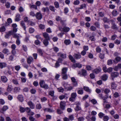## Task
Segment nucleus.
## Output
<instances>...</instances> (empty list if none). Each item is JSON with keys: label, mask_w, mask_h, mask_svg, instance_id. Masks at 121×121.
I'll use <instances>...</instances> for the list:
<instances>
[{"label": "nucleus", "mask_w": 121, "mask_h": 121, "mask_svg": "<svg viewBox=\"0 0 121 121\" xmlns=\"http://www.w3.org/2000/svg\"><path fill=\"white\" fill-rule=\"evenodd\" d=\"M63 85L65 87V89L67 91H71L73 89V86H67L68 85L67 83H66L65 82H63L62 83Z\"/></svg>", "instance_id": "obj_1"}, {"label": "nucleus", "mask_w": 121, "mask_h": 121, "mask_svg": "<svg viewBox=\"0 0 121 121\" xmlns=\"http://www.w3.org/2000/svg\"><path fill=\"white\" fill-rule=\"evenodd\" d=\"M77 95L76 92L72 93L71 94V97L69 98V100L72 102L74 101Z\"/></svg>", "instance_id": "obj_2"}, {"label": "nucleus", "mask_w": 121, "mask_h": 121, "mask_svg": "<svg viewBox=\"0 0 121 121\" xmlns=\"http://www.w3.org/2000/svg\"><path fill=\"white\" fill-rule=\"evenodd\" d=\"M17 25L15 23L13 24L12 25V33H15L17 32Z\"/></svg>", "instance_id": "obj_3"}, {"label": "nucleus", "mask_w": 121, "mask_h": 121, "mask_svg": "<svg viewBox=\"0 0 121 121\" xmlns=\"http://www.w3.org/2000/svg\"><path fill=\"white\" fill-rule=\"evenodd\" d=\"M66 103L64 101H61L60 103V108L62 110H64L65 108Z\"/></svg>", "instance_id": "obj_4"}, {"label": "nucleus", "mask_w": 121, "mask_h": 121, "mask_svg": "<svg viewBox=\"0 0 121 121\" xmlns=\"http://www.w3.org/2000/svg\"><path fill=\"white\" fill-rule=\"evenodd\" d=\"M119 75V73L117 72H112L111 74V76L113 80V78L117 77Z\"/></svg>", "instance_id": "obj_5"}, {"label": "nucleus", "mask_w": 121, "mask_h": 121, "mask_svg": "<svg viewBox=\"0 0 121 121\" xmlns=\"http://www.w3.org/2000/svg\"><path fill=\"white\" fill-rule=\"evenodd\" d=\"M27 104L30 106V108L31 109H34L35 107V105L31 101L28 102Z\"/></svg>", "instance_id": "obj_6"}, {"label": "nucleus", "mask_w": 121, "mask_h": 121, "mask_svg": "<svg viewBox=\"0 0 121 121\" xmlns=\"http://www.w3.org/2000/svg\"><path fill=\"white\" fill-rule=\"evenodd\" d=\"M99 96L100 98L102 99L103 100H105L108 98V95H106L104 96H103L102 94H99Z\"/></svg>", "instance_id": "obj_7"}, {"label": "nucleus", "mask_w": 121, "mask_h": 121, "mask_svg": "<svg viewBox=\"0 0 121 121\" xmlns=\"http://www.w3.org/2000/svg\"><path fill=\"white\" fill-rule=\"evenodd\" d=\"M35 16L37 19H41L42 18V16L40 12H37Z\"/></svg>", "instance_id": "obj_8"}, {"label": "nucleus", "mask_w": 121, "mask_h": 121, "mask_svg": "<svg viewBox=\"0 0 121 121\" xmlns=\"http://www.w3.org/2000/svg\"><path fill=\"white\" fill-rule=\"evenodd\" d=\"M12 30H10L8 31L6 33L5 35V37L6 38L8 39L9 37L12 35L13 33Z\"/></svg>", "instance_id": "obj_9"}, {"label": "nucleus", "mask_w": 121, "mask_h": 121, "mask_svg": "<svg viewBox=\"0 0 121 121\" xmlns=\"http://www.w3.org/2000/svg\"><path fill=\"white\" fill-rule=\"evenodd\" d=\"M33 58L32 57L30 56L27 59V63L28 64H30L33 62Z\"/></svg>", "instance_id": "obj_10"}, {"label": "nucleus", "mask_w": 121, "mask_h": 121, "mask_svg": "<svg viewBox=\"0 0 121 121\" xmlns=\"http://www.w3.org/2000/svg\"><path fill=\"white\" fill-rule=\"evenodd\" d=\"M17 98L21 102H22L24 101V97L22 95H18Z\"/></svg>", "instance_id": "obj_11"}, {"label": "nucleus", "mask_w": 121, "mask_h": 121, "mask_svg": "<svg viewBox=\"0 0 121 121\" xmlns=\"http://www.w3.org/2000/svg\"><path fill=\"white\" fill-rule=\"evenodd\" d=\"M71 80L73 83V85L74 86H76L78 85L77 82L76 81V79L74 77H72L71 78Z\"/></svg>", "instance_id": "obj_12"}, {"label": "nucleus", "mask_w": 121, "mask_h": 121, "mask_svg": "<svg viewBox=\"0 0 121 121\" xmlns=\"http://www.w3.org/2000/svg\"><path fill=\"white\" fill-rule=\"evenodd\" d=\"M121 60V58L119 56H118L116 57L115 58V60H113V62L116 63V61L117 63H118V62H120Z\"/></svg>", "instance_id": "obj_13"}, {"label": "nucleus", "mask_w": 121, "mask_h": 121, "mask_svg": "<svg viewBox=\"0 0 121 121\" xmlns=\"http://www.w3.org/2000/svg\"><path fill=\"white\" fill-rule=\"evenodd\" d=\"M43 36L45 39L50 40V37L48 34L47 33H43Z\"/></svg>", "instance_id": "obj_14"}, {"label": "nucleus", "mask_w": 121, "mask_h": 121, "mask_svg": "<svg viewBox=\"0 0 121 121\" xmlns=\"http://www.w3.org/2000/svg\"><path fill=\"white\" fill-rule=\"evenodd\" d=\"M20 20V15L19 13H17L15 16V21L16 22H19Z\"/></svg>", "instance_id": "obj_15"}, {"label": "nucleus", "mask_w": 121, "mask_h": 121, "mask_svg": "<svg viewBox=\"0 0 121 121\" xmlns=\"http://www.w3.org/2000/svg\"><path fill=\"white\" fill-rule=\"evenodd\" d=\"M13 38H16L17 39H19V38L21 37V36L19 34L16 33H13Z\"/></svg>", "instance_id": "obj_16"}, {"label": "nucleus", "mask_w": 121, "mask_h": 121, "mask_svg": "<svg viewBox=\"0 0 121 121\" xmlns=\"http://www.w3.org/2000/svg\"><path fill=\"white\" fill-rule=\"evenodd\" d=\"M83 89L86 91L90 93L91 92V90L89 89V87L86 86H84Z\"/></svg>", "instance_id": "obj_17"}, {"label": "nucleus", "mask_w": 121, "mask_h": 121, "mask_svg": "<svg viewBox=\"0 0 121 121\" xmlns=\"http://www.w3.org/2000/svg\"><path fill=\"white\" fill-rule=\"evenodd\" d=\"M1 80L4 82H6L8 80V79L6 77L4 76H1Z\"/></svg>", "instance_id": "obj_18"}, {"label": "nucleus", "mask_w": 121, "mask_h": 121, "mask_svg": "<svg viewBox=\"0 0 121 121\" xmlns=\"http://www.w3.org/2000/svg\"><path fill=\"white\" fill-rule=\"evenodd\" d=\"M73 66L75 68L78 67L79 68H80L82 67V65L79 63L74 64L73 65Z\"/></svg>", "instance_id": "obj_19"}, {"label": "nucleus", "mask_w": 121, "mask_h": 121, "mask_svg": "<svg viewBox=\"0 0 121 121\" xmlns=\"http://www.w3.org/2000/svg\"><path fill=\"white\" fill-rule=\"evenodd\" d=\"M112 14L113 16H116L118 14V13L117 10L116 9H114L112 11Z\"/></svg>", "instance_id": "obj_20"}, {"label": "nucleus", "mask_w": 121, "mask_h": 121, "mask_svg": "<svg viewBox=\"0 0 121 121\" xmlns=\"http://www.w3.org/2000/svg\"><path fill=\"white\" fill-rule=\"evenodd\" d=\"M108 76L106 74L103 75L101 77V78L102 80L104 81L106 80L108 78Z\"/></svg>", "instance_id": "obj_21"}, {"label": "nucleus", "mask_w": 121, "mask_h": 121, "mask_svg": "<svg viewBox=\"0 0 121 121\" xmlns=\"http://www.w3.org/2000/svg\"><path fill=\"white\" fill-rule=\"evenodd\" d=\"M74 56L76 59H79L81 57V55L79 53L75 54L74 55Z\"/></svg>", "instance_id": "obj_22"}, {"label": "nucleus", "mask_w": 121, "mask_h": 121, "mask_svg": "<svg viewBox=\"0 0 121 121\" xmlns=\"http://www.w3.org/2000/svg\"><path fill=\"white\" fill-rule=\"evenodd\" d=\"M78 89L79 90H78L77 91L78 94L79 95H82L84 93L83 90L81 88H79Z\"/></svg>", "instance_id": "obj_23"}, {"label": "nucleus", "mask_w": 121, "mask_h": 121, "mask_svg": "<svg viewBox=\"0 0 121 121\" xmlns=\"http://www.w3.org/2000/svg\"><path fill=\"white\" fill-rule=\"evenodd\" d=\"M111 88L112 89H115L117 87V86L115 82H112L111 83Z\"/></svg>", "instance_id": "obj_24"}, {"label": "nucleus", "mask_w": 121, "mask_h": 121, "mask_svg": "<svg viewBox=\"0 0 121 121\" xmlns=\"http://www.w3.org/2000/svg\"><path fill=\"white\" fill-rule=\"evenodd\" d=\"M58 56L62 58H65L66 57V55L65 54H62L61 53H59L58 54Z\"/></svg>", "instance_id": "obj_25"}, {"label": "nucleus", "mask_w": 121, "mask_h": 121, "mask_svg": "<svg viewBox=\"0 0 121 121\" xmlns=\"http://www.w3.org/2000/svg\"><path fill=\"white\" fill-rule=\"evenodd\" d=\"M101 70V69L100 68H96L94 70L93 72L97 74L100 72Z\"/></svg>", "instance_id": "obj_26"}, {"label": "nucleus", "mask_w": 121, "mask_h": 121, "mask_svg": "<svg viewBox=\"0 0 121 121\" xmlns=\"http://www.w3.org/2000/svg\"><path fill=\"white\" fill-rule=\"evenodd\" d=\"M105 54L103 53H100L99 55V56L100 58L102 60L104 58Z\"/></svg>", "instance_id": "obj_27"}, {"label": "nucleus", "mask_w": 121, "mask_h": 121, "mask_svg": "<svg viewBox=\"0 0 121 121\" xmlns=\"http://www.w3.org/2000/svg\"><path fill=\"white\" fill-rule=\"evenodd\" d=\"M2 52L4 54H7L8 55L9 50L8 49L5 48L4 49Z\"/></svg>", "instance_id": "obj_28"}, {"label": "nucleus", "mask_w": 121, "mask_h": 121, "mask_svg": "<svg viewBox=\"0 0 121 121\" xmlns=\"http://www.w3.org/2000/svg\"><path fill=\"white\" fill-rule=\"evenodd\" d=\"M6 65L7 64L5 63L0 62V67L1 69L6 67Z\"/></svg>", "instance_id": "obj_29"}, {"label": "nucleus", "mask_w": 121, "mask_h": 121, "mask_svg": "<svg viewBox=\"0 0 121 121\" xmlns=\"http://www.w3.org/2000/svg\"><path fill=\"white\" fill-rule=\"evenodd\" d=\"M104 92L105 94H107L110 92V89L108 88H106L104 90Z\"/></svg>", "instance_id": "obj_30"}, {"label": "nucleus", "mask_w": 121, "mask_h": 121, "mask_svg": "<svg viewBox=\"0 0 121 121\" xmlns=\"http://www.w3.org/2000/svg\"><path fill=\"white\" fill-rule=\"evenodd\" d=\"M83 76H85L87 75L86 70L84 69H82V74Z\"/></svg>", "instance_id": "obj_31"}, {"label": "nucleus", "mask_w": 121, "mask_h": 121, "mask_svg": "<svg viewBox=\"0 0 121 121\" xmlns=\"http://www.w3.org/2000/svg\"><path fill=\"white\" fill-rule=\"evenodd\" d=\"M49 40L45 39L44 40L43 43L45 46H47L48 44V40Z\"/></svg>", "instance_id": "obj_32"}, {"label": "nucleus", "mask_w": 121, "mask_h": 121, "mask_svg": "<svg viewBox=\"0 0 121 121\" xmlns=\"http://www.w3.org/2000/svg\"><path fill=\"white\" fill-rule=\"evenodd\" d=\"M69 28L68 27H65L63 28V30L65 32H67L69 31Z\"/></svg>", "instance_id": "obj_33"}, {"label": "nucleus", "mask_w": 121, "mask_h": 121, "mask_svg": "<svg viewBox=\"0 0 121 121\" xmlns=\"http://www.w3.org/2000/svg\"><path fill=\"white\" fill-rule=\"evenodd\" d=\"M45 84V82L43 80H41L40 81L39 84L40 87H42Z\"/></svg>", "instance_id": "obj_34"}, {"label": "nucleus", "mask_w": 121, "mask_h": 121, "mask_svg": "<svg viewBox=\"0 0 121 121\" xmlns=\"http://www.w3.org/2000/svg\"><path fill=\"white\" fill-rule=\"evenodd\" d=\"M69 59L71 60L72 62H75V59L71 55H69Z\"/></svg>", "instance_id": "obj_35"}, {"label": "nucleus", "mask_w": 121, "mask_h": 121, "mask_svg": "<svg viewBox=\"0 0 121 121\" xmlns=\"http://www.w3.org/2000/svg\"><path fill=\"white\" fill-rule=\"evenodd\" d=\"M6 30V28L4 26H1L0 27V32H4Z\"/></svg>", "instance_id": "obj_36"}, {"label": "nucleus", "mask_w": 121, "mask_h": 121, "mask_svg": "<svg viewBox=\"0 0 121 121\" xmlns=\"http://www.w3.org/2000/svg\"><path fill=\"white\" fill-rule=\"evenodd\" d=\"M37 52L39 55L42 56L43 54V52L42 50L40 49H37Z\"/></svg>", "instance_id": "obj_37"}, {"label": "nucleus", "mask_w": 121, "mask_h": 121, "mask_svg": "<svg viewBox=\"0 0 121 121\" xmlns=\"http://www.w3.org/2000/svg\"><path fill=\"white\" fill-rule=\"evenodd\" d=\"M67 70V68H64L62 69V72L61 74H66V73Z\"/></svg>", "instance_id": "obj_38"}, {"label": "nucleus", "mask_w": 121, "mask_h": 121, "mask_svg": "<svg viewBox=\"0 0 121 121\" xmlns=\"http://www.w3.org/2000/svg\"><path fill=\"white\" fill-rule=\"evenodd\" d=\"M13 90L12 86H11L9 85L7 88V91L9 92H10Z\"/></svg>", "instance_id": "obj_39"}, {"label": "nucleus", "mask_w": 121, "mask_h": 121, "mask_svg": "<svg viewBox=\"0 0 121 121\" xmlns=\"http://www.w3.org/2000/svg\"><path fill=\"white\" fill-rule=\"evenodd\" d=\"M42 10L44 12H48L49 11V10L48 7H43L42 9Z\"/></svg>", "instance_id": "obj_40"}, {"label": "nucleus", "mask_w": 121, "mask_h": 121, "mask_svg": "<svg viewBox=\"0 0 121 121\" xmlns=\"http://www.w3.org/2000/svg\"><path fill=\"white\" fill-rule=\"evenodd\" d=\"M71 42L69 39H65L64 41V43L66 45H68L70 44Z\"/></svg>", "instance_id": "obj_41"}, {"label": "nucleus", "mask_w": 121, "mask_h": 121, "mask_svg": "<svg viewBox=\"0 0 121 121\" xmlns=\"http://www.w3.org/2000/svg\"><path fill=\"white\" fill-rule=\"evenodd\" d=\"M20 24L24 28V30H25L26 29V27L25 26V24L24 21H22L21 22Z\"/></svg>", "instance_id": "obj_42"}, {"label": "nucleus", "mask_w": 121, "mask_h": 121, "mask_svg": "<svg viewBox=\"0 0 121 121\" xmlns=\"http://www.w3.org/2000/svg\"><path fill=\"white\" fill-rule=\"evenodd\" d=\"M45 111L48 112H53V111L52 109L48 108H46L44 109Z\"/></svg>", "instance_id": "obj_43"}, {"label": "nucleus", "mask_w": 121, "mask_h": 121, "mask_svg": "<svg viewBox=\"0 0 121 121\" xmlns=\"http://www.w3.org/2000/svg\"><path fill=\"white\" fill-rule=\"evenodd\" d=\"M56 20L57 21H60L61 23H62L63 22V21L61 20V18L59 16H57L56 17Z\"/></svg>", "instance_id": "obj_44"}, {"label": "nucleus", "mask_w": 121, "mask_h": 121, "mask_svg": "<svg viewBox=\"0 0 121 121\" xmlns=\"http://www.w3.org/2000/svg\"><path fill=\"white\" fill-rule=\"evenodd\" d=\"M12 82L14 84L17 85L18 84V82L16 79H13L12 80Z\"/></svg>", "instance_id": "obj_45"}, {"label": "nucleus", "mask_w": 121, "mask_h": 121, "mask_svg": "<svg viewBox=\"0 0 121 121\" xmlns=\"http://www.w3.org/2000/svg\"><path fill=\"white\" fill-rule=\"evenodd\" d=\"M111 28L113 29H118L116 25L114 23H112V26L111 27Z\"/></svg>", "instance_id": "obj_46"}, {"label": "nucleus", "mask_w": 121, "mask_h": 121, "mask_svg": "<svg viewBox=\"0 0 121 121\" xmlns=\"http://www.w3.org/2000/svg\"><path fill=\"white\" fill-rule=\"evenodd\" d=\"M49 8L50 10L53 12H55V7L54 6L50 5L49 7Z\"/></svg>", "instance_id": "obj_47"}, {"label": "nucleus", "mask_w": 121, "mask_h": 121, "mask_svg": "<svg viewBox=\"0 0 121 121\" xmlns=\"http://www.w3.org/2000/svg\"><path fill=\"white\" fill-rule=\"evenodd\" d=\"M62 78L64 80H66L68 78L67 75L66 74H61Z\"/></svg>", "instance_id": "obj_48"}, {"label": "nucleus", "mask_w": 121, "mask_h": 121, "mask_svg": "<svg viewBox=\"0 0 121 121\" xmlns=\"http://www.w3.org/2000/svg\"><path fill=\"white\" fill-rule=\"evenodd\" d=\"M25 108L20 106V111L21 112H23L25 111Z\"/></svg>", "instance_id": "obj_49"}, {"label": "nucleus", "mask_w": 121, "mask_h": 121, "mask_svg": "<svg viewBox=\"0 0 121 121\" xmlns=\"http://www.w3.org/2000/svg\"><path fill=\"white\" fill-rule=\"evenodd\" d=\"M4 74L6 75H8V74L9 75H11L12 74V73L9 70L8 71H5L4 72Z\"/></svg>", "instance_id": "obj_50"}, {"label": "nucleus", "mask_w": 121, "mask_h": 121, "mask_svg": "<svg viewBox=\"0 0 121 121\" xmlns=\"http://www.w3.org/2000/svg\"><path fill=\"white\" fill-rule=\"evenodd\" d=\"M43 4L46 6H49L50 4L49 2L46 1H43Z\"/></svg>", "instance_id": "obj_51"}, {"label": "nucleus", "mask_w": 121, "mask_h": 121, "mask_svg": "<svg viewBox=\"0 0 121 121\" xmlns=\"http://www.w3.org/2000/svg\"><path fill=\"white\" fill-rule=\"evenodd\" d=\"M21 67L20 65H17L15 66V69L17 71H19L21 68Z\"/></svg>", "instance_id": "obj_52"}, {"label": "nucleus", "mask_w": 121, "mask_h": 121, "mask_svg": "<svg viewBox=\"0 0 121 121\" xmlns=\"http://www.w3.org/2000/svg\"><path fill=\"white\" fill-rule=\"evenodd\" d=\"M86 4H83L80 5V7L78 8V9H81L83 8H85L86 7Z\"/></svg>", "instance_id": "obj_53"}, {"label": "nucleus", "mask_w": 121, "mask_h": 121, "mask_svg": "<svg viewBox=\"0 0 121 121\" xmlns=\"http://www.w3.org/2000/svg\"><path fill=\"white\" fill-rule=\"evenodd\" d=\"M20 88L19 87H15L14 88V91L15 92H17L19 91Z\"/></svg>", "instance_id": "obj_54"}, {"label": "nucleus", "mask_w": 121, "mask_h": 121, "mask_svg": "<svg viewBox=\"0 0 121 121\" xmlns=\"http://www.w3.org/2000/svg\"><path fill=\"white\" fill-rule=\"evenodd\" d=\"M107 64L109 65H110L112 63V60L111 59L108 60L107 61Z\"/></svg>", "instance_id": "obj_55"}, {"label": "nucleus", "mask_w": 121, "mask_h": 121, "mask_svg": "<svg viewBox=\"0 0 121 121\" xmlns=\"http://www.w3.org/2000/svg\"><path fill=\"white\" fill-rule=\"evenodd\" d=\"M54 92L53 91H51L49 92V94L51 96H54Z\"/></svg>", "instance_id": "obj_56"}, {"label": "nucleus", "mask_w": 121, "mask_h": 121, "mask_svg": "<svg viewBox=\"0 0 121 121\" xmlns=\"http://www.w3.org/2000/svg\"><path fill=\"white\" fill-rule=\"evenodd\" d=\"M75 110L76 111H78L81 110L80 107L78 105H77L75 108Z\"/></svg>", "instance_id": "obj_57"}, {"label": "nucleus", "mask_w": 121, "mask_h": 121, "mask_svg": "<svg viewBox=\"0 0 121 121\" xmlns=\"http://www.w3.org/2000/svg\"><path fill=\"white\" fill-rule=\"evenodd\" d=\"M113 96L115 98H117L119 96V94L118 93L115 92L113 94Z\"/></svg>", "instance_id": "obj_58"}, {"label": "nucleus", "mask_w": 121, "mask_h": 121, "mask_svg": "<svg viewBox=\"0 0 121 121\" xmlns=\"http://www.w3.org/2000/svg\"><path fill=\"white\" fill-rule=\"evenodd\" d=\"M90 29L91 31H95L96 30V28L95 26H92L91 27Z\"/></svg>", "instance_id": "obj_59"}, {"label": "nucleus", "mask_w": 121, "mask_h": 121, "mask_svg": "<svg viewBox=\"0 0 121 121\" xmlns=\"http://www.w3.org/2000/svg\"><path fill=\"white\" fill-rule=\"evenodd\" d=\"M84 119V118L83 117H80L78 118V121H83Z\"/></svg>", "instance_id": "obj_60"}, {"label": "nucleus", "mask_w": 121, "mask_h": 121, "mask_svg": "<svg viewBox=\"0 0 121 121\" xmlns=\"http://www.w3.org/2000/svg\"><path fill=\"white\" fill-rule=\"evenodd\" d=\"M42 108L41 104H38L36 105V108L38 109H40Z\"/></svg>", "instance_id": "obj_61"}, {"label": "nucleus", "mask_w": 121, "mask_h": 121, "mask_svg": "<svg viewBox=\"0 0 121 121\" xmlns=\"http://www.w3.org/2000/svg\"><path fill=\"white\" fill-rule=\"evenodd\" d=\"M54 5L56 8H58L59 7V4L57 2H55L54 3Z\"/></svg>", "instance_id": "obj_62"}, {"label": "nucleus", "mask_w": 121, "mask_h": 121, "mask_svg": "<svg viewBox=\"0 0 121 121\" xmlns=\"http://www.w3.org/2000/svg\"><path fill=\"white\" fill-rule=\"evenodd\" d=\"M105 115V114L103 113L100 112L98 114V116L100 118H102Z\"/></svg>", "instance_id": "obj_63"}, {"label": "nucleus", "mask_w": 121, "mask_h": 121, "mask_svg": "<svg viewBox=\"0 0 121 121\" xmlns=\"http://www.w3.org/2000/svg\"><path fill=\"white\" fill-rule=\"evenodd\" d=\"M109 119V118L108 116H105L104 117L103 120L104 121H108Z\"/></svg>", "instance_id": "obj_64"}]
</instances>
